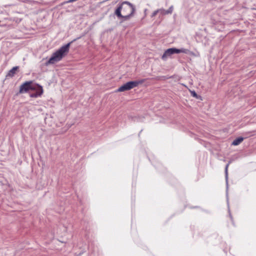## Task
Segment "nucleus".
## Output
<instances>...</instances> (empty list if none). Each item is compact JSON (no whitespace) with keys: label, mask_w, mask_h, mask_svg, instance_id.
Here are the masks:
<instances>
[{"label":"nucleus","mask_w":256,"mask_h":256,"mask_svg":"<svg viewBox=\"0 0 256 256\" xmlns=\"http://www.w3.org/2000/svg\"><path fill=\"white\" fill-rule=\"evenodd\" d=\"M19 67L18 66L13 67L8 72L7 76L12 77L16 74V70H18Z\"/></svg>","instance_id":"obj_8"},{"label":"nucleus","mask_w":256,"mask_h":256,"mask_svg":"<svg viewBox=\"0 0 256 256\" xmlns=\"http://www.w3.org/2000/svg\"><path fill=\"white\" fill-rule=\"evenodd\" d=\"M135 6L127 1H124L118 4L115 10V14L118 18H122L123 20H128L134 13Z\"/></svg>","instance_id":"obj_1"},{"label":"nucleus","mask_w":256,"mask_h":256,"mask_svg":"<svg viewBox=\"0 0 256 256\" xmlns=\"http://www.w3.org/2000/svg\"><path fill=\"white\" fill-rule=\"evenodd\" d=\"M158 12H160L159 9L154 11L152 14V17L155 16Z\"/></svg>","instance_id":"obj_12"},{"label":"nucleus","mask_w":256,"mask_h":256,"mask_svg":"<svg viewBox=\"0 0 256 256\" xmlns=\"http://www.w3.org/2000/svg\"><path fill=\"white\" fill-rule=\"evenodd\" d=\"M244 138L240 136L236 138L232 142V145L238 146L244 140Z\"/></svg>","instance_id":"obj_9"},{"label":"nucleus","mask_w":256,"mask_h":256,"mask_svg":"<svg viewBox=\"0 0 256 256\" xmlns=\"http://www.w3.org/2000/svg\"><path fill=\"white\" fill-rule=\"evenodd\" d=\"M174 10V6H171L168 10H165L164 8L159 9L160 13L162 15H166L171 14Z\"/></svg>","instance_id":"obj_7"},{"label":"nucleus","mask_w":256,"mask_h":256,"mask_svg":"<svg viewBox=\"0 0 256 256\" xmlns=\"http://www.w3.org/2000/svg\"><path fill=\"white\" fill-rule=\"evenodd\" d=\"M38 84L33 83L32 81H26L23 83L20 88V93L23 94L28 92L30 90H36V84Z\"/></svg>","instance_id":"obj_5"},{"label":"nucleus","mask_w":256,"mask_h":256,"mask_svg":"<svg viewBox=\"0 0 256 256\" xmlns=\"http://www.w3.org/2000/svg\"><path fill=\"white\" fill-rule=\"evenodd\" d=\"M72 42L73 41H72L62 46L58 50L53 53L50 58L46 62V65L48 66L50 64H54L61 60L64 55L68 52L70 46Z\"/></svg>","instance_id":"obj_2"},{"label":"nucleus","mask_w":256,"mask_h":256,"mask_svg":"<svg viewBox=\"0 0 256 256\" xmlns=\"http://www.w3.org/2000/svg\"><path fill=\"white\" fill-rule=\"evenodd\" d=\"M190 94H191V95L194 97V98H198V95L197 94L196 92L195 91L193 90V91H190Z\"/></svg>","instance_id":"obj_11"},{"label":"nucleus","mask_w":256,"mask_h":256,"mask_svg":"<svg viewBox=\"0 0 256 256\" xmlns=\"http://www.w3.org/2000/svg\"><path fill=\"white\" fill-rule=\"evenodd\" d=\"M144 80H140L130 81L120 86L117 92H122L130 90L138 86L140 84H142L144 82Z\"/></svg>","instance_id":"obj_4"},{"label":"nucleus","mask_w":256,"mask_h":256,"mask_svg":"<svg viewBox=\"0 0 256 256\" xmlns=\"http://www.w3.org/2000/svg\"><path fill=\"white\" fill-rule=\"evenodd\" d=\"M36 90H32L34 91L35 92L34 93H31L30 94V98H38L41 96L44 92L42 86L39 84H36Z\"/></svg>","instance_id":"obj_6"},{"label":"nucleus","mask_w":256,"mask_h":256,"mask_svg":"<svg viewBox=\"0 0 256 256\" xmlns=\"http://www.w3.org/2000/svg\"><path fill=\"white\" fill-rule=\"evenodd\" d=\"M229 164H230V162L228 163L226 167H225V170H224V172H225V178H226V185L228 186V166H229Z\"/></svg>","instance_id":"obj_10"},{"label":"nucleus","mask_w":256,"mask_h":256,"mask_svg":"<svg viewBox=\"0 0 256 256\" xmlns=\"http://www.w3.org/2000/svg\"><path fill=\"white\" fill-rule=\"evenodd\" d=\"M188 50L184 48L180 49L176 48H170L164 52L162 56V58L164 60H166L168 57L170 56L172 54H188Z\"/></svg>","instance_id":"obj_3"}]
</instances>
